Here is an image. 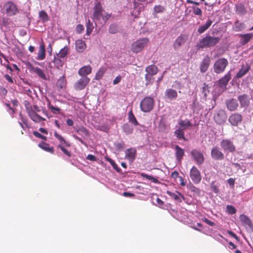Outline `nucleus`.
I'll use <instances>...</instances> for the list:
<instances>
[{
    "mask_svg": "<svg viewBox=\"0 0 253 253\" xmlns=\"http://www.w3.org/2000/svg\"><path fill=\"white\" fill-rule=\"evenodd\" d=\"M45 46L43 43L40 45V49L38 52L37 59L39 60H42L45 58Z\"/></svg>",
    "mask_w": 253,
    "mask_h": 253,
    "instance_id": "nucleus-31",
    "label": "nucleus"
},
{
    "mask_svg": "<svg viewBox=\"0 0 253 253\" xmlns=\"http://www.w3.org/2000/svg\"><path fill=\"white\" fill-rule=\"evenodd\" d=\"M27 65L30 71L37 75L39 78L45 81H47L48 79V78L44 74L43 70L40 68L34 66L29 62L28 63Z\"/></svg>",
    "mask_w": 253,
    "mask_h": 253,
    "instance_id": "nucleus-9",
    "label": "nucleus"
},
{
    "mask_svg": "<svg viewBox=\"0 0 253 253\" xmlns=\"http://www.w3.org/2000/svg\"><path fill=\"white\" fill-rule=\"evenodd\" d=\"M166 193L168 195L179 203H181L182 202L181 198L183 199H185L184 197L178 191H175V193H173L169 191H167Z\"/></svg>",
    "mask_w": 253,
    "mask_h": 253,
    "instance_id": "nucleus-25",
    "label": "nucleus"
},
{
    "mask_svg": "<svg viewBox=\"0 0 253 253\" xmlns=\"http://www.w3.org/2000/svg\"><path fill=\"white\" fill-rule=\"evenodd\" d=\"M241 107L247 108L250 104L249 96L246 94L239 95L238 97Z\"/></svg>",
    "mask_w": 253,
    "mask_h": 253,
    "instance_id": "nucleus-22",
    "label": "nucleus"
},
{
    "mask_svg": "<svg viewBox=\"0 0 253 253\" xmlns=\"http://www.w3.org/2000/svg\"><path fill=\"white\" fill-rule=\"evenodd\" d=\"M250 69L251 66L249 64L246 63V64L243 65L241 68L237 73L235 77L236 78L239 79L242 78L247 74V73L250 70Z\"/></svg>",
    "mask_w": 253,
    "mask_h": 253,
    "instance_id": "nucleus-21",
    "label": "nucleus"
},
{
    "mask_svg": "<svg viewBox=\"0 0 253 253\" xmlns=\"http://www.w3.org/2000/svg\"><path fill=\"white\" fill-rule=\"evenodd\" d=\"M27 112L30 119L35 123H40L45 121V119L38 115L32 108H27Z\"/></svg>",
    "mask_w": 253,
    "mask_h": 253,
    "instance_id": "nucleus-12",
    "label": "nucleus"
},
{
    "mask_svg": "<svg viewBox=\"0 0 253 253\" xmlns=\"http://www.w3.org/2000/svg\"><path fill=\"white\" fill-rule=\"evenodd\" d=\"M192 8L193 10V12L195 15L198 16L202 15V11L200 8L195 6H192Z\"/></svg>",
    "mask_w": 253,
    "mask_h": 253,
    "instance_id": "nucleus-52",
    "label": "nucleus"
},
{
    "mask_svg": "<svg viewBox=\"0 0 253 253\" xmlns=\"http://www.w3.org/2000/svg\"><path fill=\"white\" fill-rule=\"evenodd\" d=\"M209 92V86L206 83H204L202 87V93L204 94V97H206Z\"/></svg>",
    "mask_w": 253,
    "mask_h": 253,
    "instance_id": "nucleus-53",
    "label": "nucleus"
},
{
    "mask_svg": "<svg viewBox=\"0 0 253 253\" xmlns=\"http://www.w3.org/2000/svg\"><path fill=\"white\" fill-rule=\"evenodd\" d=\"M107 161L110 162V164L112 166V167L118 172H121V169L120 168H119L117 165L116 164L114 161L112 160L110 158H107Z\"/></svg>",
    "mask_w": 253,
    "mask_h": 253,
    "instance_id": "nucleus-46",
    "label": "nucleus"
},
{
    "mask_svg": "<svg viewBox=\"0 0 253 253\" xmlns=\"http://www.w3.org/2000/svg\"><path fill=\"white\" fill-rule=\"evenodd\" d=\"M149 40L148 38L140 39L133 42L131 45V49L134 53L141 51L148 43Z\"/></svg>",
    "mask_w": 253,
    "mask_h": 253,
    "instance_id": "nucleus-4",
    "label": "nucleus"
},
{
    "mask_svg": "<svg viewBox=\"0 0 253 253\" xmlns=\"http://www.w3.org/2000/svg\"><path fill=\"white\" fill-rule=\"evenodd\" d=\"M165 10V7L161 5H155L154 7V12L156 13H163Z\"/></svg>",
    "mask_w": 253,
    "mask_h": 253,
    "instance_id": "nucleus-44",
    "label": "nucleus"
},
{
    "mask_svg": "<svg viewBox=\"0 0 253 253\" xmlns=\"http://www.w3.org/2000/svg\"><path fill=\"white\" fill-rule=\"evenodd\" d=\"M89 81V79L87 77H82L75 83L74 87L76 89L82 90L85 87Z\"/></svg>",
    "mask_w": 253,
    "mask_h": 253,
    "instance_id": "nucleus-18",
    "label": "nucleus"
},
{
    "mask_svg": "<svg viewBox=\"0 0 253 253\" xmlns=\"http://www.w3.org/2000/svg\"><path fill=\"white\" fill-rule=\"evenodd\" d=\"M227 119L226 113L223 110L218 111L214 116V120L218 124H222L225 123Z\"/></svg>",
    "mask_w": 253,
    "mask_h": 253,
    "instance_id": "nucleus-16",
    "label": "nucleus"
},
{
    "mask_svg": "<svg viewBox=\"0 0 253 253\" xmlns=\"http://www.w3.org/2000/svg\"><path fill=\"white\" fill-rule=\"evenodd\" d=\"M175 149L176 159L180 163L184 155V150L177 145L175 146Z\"/></svg>",
    "mask_w": 253,
    "mask_h": 253,
    "instance_id": "nucleus-26",
    "label": "nucleus"
},
{
    "mask_svg": "<svg viewBox=\"0 0 253 253\" xmlns=\"http://www.w3.org/2000/svg\"><path fill=\"white\" fill-rule=\"evenodd\" d=\"M96 27L97 23L103 25L110 17V14L107 13L100 6L99 4H96Z\"/></svg>",
    "mask_w": 253,
    "mask_h": 253,
    "instance_id": "nucleus-3",
    "label": "nucleus"
},
{
    "mask_svg": "<svg viewBox=\"0 0 253 253\" xmlns=\"http://www.w3.org/2000/svg\"><path fill=\"white\" fill-rule=\"evenodd\" d=\"M68 52V48L67 46H64L63 48L60 49L58 53L56 54V56L60 58L65 59Z\"/></svg>",
    "mask_w": 253,
    "mask_h": 253,
    "instance_id": "nucleus-37",
    "label": "nucleus"
},
{
    "mask_svg": "<svg viewBox=\"0 0 253 253\" xmlns=\"http://www.w3.org/2000/svg\"><path fill=\"white\" fill-rule=\"evenodd\" d=\"M236 13L240 15H244L247 12V10L244 5L242 3L236 5Z\"/></svg>",
    "mask_w": 253,
    "mask_h": 253,
    "instance_id": "nucleus-34",
    "label": "nucleus"
},
{
    "mask_svg": "<svg viewBox=\"0 0 253 253\" xmlns=\"http://www.w3.org/2000/svg\"><path fill=\"white\" fill-rule=\"evenodd\" d=\"M212 21L211 19H208L206 24L202 25L199 26L198 29V32L199 34H202L204 33L210 27L211 25Z\"/></svg>",
    "mask_w": 253,
    "mask_h": 253,
    "instance_id": "nucleus-29",
    "label": "nucleus"
},
{
    "mask_svg": "<svg viewBox=\"0 0 253 253\" xmlns=\"http://www.w3.org/2000/svg\"><path fill=\"white\" fill-rule=\"evenodd\" d=\"M91 68L89 66H85L82 67L79 71V74L83 77H86V76L91 73Z\"/></svg>",
    "mask_w": 253,
    "mask_h": 253,
    "instance_id": "nucleus-30",
    "label": "nucleus"
},
{
    "mask_svg": "<svg viewBox=\"0 0 253 253\" xmlns=\"http://www.w3.org/2000/svg\"><path fill=\"white\" fill-rule=\"evenodd\" d=\"M220 39L218 37L206 36L197 43V48L198 49H203L213 47L219 42Z\"/></svg>",
    "mask_w": 253,
    "mask_h": 253,
    "instance_id": "nucleus-1",
    "label": "nucleus"
},
{
    "mask_svg": "<svg viewBox=\"0 0 253 253\" xmlns=\"http://www.w3.org/2000/svg\"><path fill=\"white\" fill-rule=\"evenodd\" d=\"M154 75H151L148 74H146L145 76V80H146V83L145 84L146 85L152 83L153 81L154 80V78H153V76Z\"/></svg>",
    "mask_w": 253,
    "mask_h": 253,
    "instance_id": "nucleus-47",
    "label": "nucleus"
},
{
    "mask_svg": "<svg viewBox=\"0 0 253 253\" xmlns=\"http://www.w3.org/2000/svg\"><path fill=\"white\" fill-rule=\"evenodd\" d=\"M38 146L41 148H42V149H43V150H44L46 152H50L51 153H53L54 152L53 147H51V148L49 147V144H48L44 142H41L40 143H39L38 144Z\"/></svg>",
    "mask_w": 253,
    "mask_h": 253,
    "instance_id": "nucleus-36",
    "label": "nucleus"
},
{
    "mask_svg": "<svg viewBox=\"0 0 253 253\" xmlns=\"http://www.w3.org/2000/svg\"><path fill=\"white\" fill-rule=\"evenodd\" d=\"M66 84V83L64 78H60L57 82V85L60 88H63Z\"/></svg>",
    "mask_w": 253,
    "mask_h": 253,
    "instance_id": "nucleus-49",
    "label": "nucleus"
},
{
    "mask_svg": "<svg viewBox=\"0 0 253 253\" xmlns=\"http://www.w3.org/2000/svg\"><path fill=\"white\" fill-rule=\"evenodd\" d=\"M47 106L53 114H58L60 113V109L59 108L53 106L50 103L47 104Z\"/></svg>",
    "mask_w": 253,
    "mask_h": 253,
    "instance_id": "nucleus-45",
    "label": "nucleus"
},
{
    "mask_svg": "<svg viewBox=\"0 0 253 253\" xmlns=\"http://www.w3.org/2000/svg\"><path fill=\"white\" fill-rule=\"evenodd\" d=\"M128 120L130 122L133 124L134 126L138 125V123L136 120L135 117L132 113V111L131 110L128 113Z\"/></svg>",
    "mask_w": 253,
    "mask_h": 253,
    "instance_id": "nucleus-41",
    "label": "nucleus"
},
{
    "mask_svg": "<svg viewBox=\"0 0 253 253\" xmlns=\"http://www.w3.org/2000/svg\"><path fill=\"white\" fill-rule=\"evenodd\" d=\"M228 65V61L225 58H220L216 60L213 64L214 72L217 74L223 73Z\"/></svg>",
    "mask_w": 253,
    "mask_h": 253,
    "instance_id": "nucleus-5",
    "label": "nucleus"
},
{
    "mask_svg": "<svg viewBox=\"0 0 253 253\" xmlns=\"http://www.w3.org/2000/svg\"><path fill=\"white\" fill-rule=\"evenodd\" d=\"M191 155L198 165H201L204 162V156L201 152L194 149L191 151Z\"/></svg>",
    "mask_w": 253,
    "mask_h": 253,
    "instance_id": "nucleus-11",
    "label": "nucleus"
},
{
    "mask_svg": "<svg viewBox=\"0 0 253 253\" xmlns=\"http://www.w3.org/2000/svg\"><path fill=\"white\" fill-rule=\"evenodd\" d=\"M33 134L36 137H37L38 138H41V139H42V140H46V136L42 135L41 133H40L38 131H33Z\"/></svg>",
    "mask_w": 253,
    "mask_h": 253,
    "instance_id": "nucleus-58",
    "label": "nucleus"
},
{
    "mask_svg": "<svg viewBox=\"0 0 253 253\" xmlns=\"http://www.w3.org/2000/svg\"><path fill=\"white\" fill-rule=\"evenodd\" d=\"M158 68L155 65H151L146 68L145 71L147 74L155 75L158 73Z\"/></svg>",
    "mask_w": 253,
    "mask_h": 253,
    "instance_id": "nucleus-35",
    "label": "nucleus"
},
{
    "mask_svg": "<svg viewBox=\"0 0 253 253\" xmlns=\"http://www.w3.org/2000/svg\"><path fill=\"white\" fill-rule=\"evenodd\" d=\"M123 128L124 132L127 134H131L133 131L132 126L127 124H124Z\"/></svg>",
    "mask_w": 253,
    "mask_h": 253,
    "instance_id": "nucleus-43",
    "label": "nucleus"
},
{
    "mask_svg": "<svg viewBox=\"0 0 253 253\" xmlns=\"http://www.w3.org/2000/svg\"><path fill=\"white\" fill-rule=\"evenodd\" d=\"M171 177L174 179L179 178V173L177 171H174L171 173Z\"/></svg>",
    "mask_w": 253,
    "mask_h": 253,
    "instance_id": "nucleus-64",
    "label": "nucleus"
},
{
    "mask_svg": "<svg viewBox=\"0 0 253 253\" xmlns=\"http://www.w3.org/2000/svg\"><path fill=\"white\" fill-rule=\"evenodd\" d=\"M240 219L242 224L246 228H249L251 230H253V225L250 219L245 214H241L240 216Z\"/></svg>",
    "mask_w": 253,
    "mask_h": 253,
    "instance_id": "nucleus-23",
    "label": "nucleus"
},
{
    "mask_svg": "<svg viewBox=\"0 0 253 253\" xmlns=\"http://www.w3.org/2000/svg\"><path fill=\"white\" fill-rule=\"evenodd\" d=\"M202 221L208 224V225L213 226L215 225L214 223L209 220L208 218L204 217L202 218Z\"/></svg>",
    "mask_w": 253,
    "mask_h": 253,
    "instance_id": "nucleus-60",
    "label": "nucleus"
},
{
    "mask_svg": "<svg viewBox=\"0 0 253 253\" xmlns=\"http://www.w3.org/2000/svg\"><path fill=\"white\" fill-rule=\"evenodd\" d=\"M65 61V59L61 58L55 55L53 62L55 66L57 69H60V67H62Z\"/></svg>",
    "mask_w": 253,
    "mask_h": 253,
    "instance_id": "nucleus-33",
    "label": "nucleus"
},
{
    "mask_svg": "<svg viewBox=\"0 0 253 253\" xmlns=\"http://www.w3.org/2000/svg\"><path fill=\"white\" fill-rule=\"evenodd\" d=\"M227 211L229 213L233 214L236 213V209L232 205H227L226 207Z\"/></svg>",
    "mask_w": 253,
    "mask_h": 253,
    "instance_id": "nucleus-55",
    "label": "nucleus"
},
{
    "mask_svg": "<svg viewBox=\"0 0 253 253\" xmlns=\"http://www.w3.org/2000/svg\"><path fill=\"white\" fill-rule=\"evenodd\" d=\"M77 133L79 135H81L82 136H83L84 135V137L85 135H87V130L84 127L81 128H79V129H78Z\"/></svg>",
    "mask_w": 253,
    "mask_h": 253,
    "instance_id": "nucleus-54",
    "label": "nucleus"
},
{
    "mask_svg": "<svg viewBox=\"0 0 253 253\" xmlns=\"http://www.w3.org/2000/svg\"><path fill=\"white\" fill-rule=\"evenodd\" d=\"M226 105L230 111H234L238 108L239 104L235 99L231 98L226 100Z\"/></svg>",
    "mask_w": 253,
    "mask_h": 253,
    "instance_id": "nucleus-20",
    "label": "nucleus"
},
{
    "mask_svg": "<svg viewBox=\"0 0 253 253\" xmlns=\"http://www.w3.org/2000/svg\"><path fill=\"white\" fill-rule=\"evenodd\" d=\"M243 120V117L238 113H234L231 115L228 119L229 122L233 126H237Z\"/></svg>",
    "mask_w": 253,
    "mask_h": 253,
    "instance_id": "nucleus-13",
    "label": "nucleus"
},
{
    "mask_svg": "<svg viewBox=\"0 0 253 253\" xmlns=\"http://www.w3.org/2000/svg\"><path fill=\"white\" fill-rule=\"evenodd\" d=\"M220 146L224 152L233 153L236 147L232 141L229 139H223L220 142Z\"/></svg>",
    "mask_w": 253,
    "mask_h": 253,
    "instance_id": "nucleus-7",
    "label": "nucleus"
},
{
    "mask_svg": "<svg viewBox=\"0 0 253 253\" xmlns=\"http://www.w3.org/2000/svg\"><path fill=\"white\" fill-rule=\"evenodd\" d=\"M211 156L214 160H222L224 159L223 153L217 147H214L211 151Z\"/></svg>",
    "mask_w": 253,
    "mask_h": 253,
    "instance_id": "nucleus-19",
    "label": "nucleus"
},
{
    "mask_svg": "<svg viewBox=\"0 0 253 253\" xmlns=\"http://www.w3.org/2000/svg\"><path fill=\"white\" fill-rule=\"evenodd\" d=\"M3 10L4 13L9 17L15 16L19 12L18 6L12 1H8L4 3Z\"/></svg>",
    "mask_w": 253,
    "mask_h": 253,
    "instance_id": "nucleus-2",
    "label": "nucleus"
},
{
    "mask_svg": "<svg viewBox=\"0 0 253 253\" xmlns=\"http://www.w3.org/2000/svg\"><path fill=\"white\" fill-rule=\"evenodd\" d=\"M105 71L106 69L105 68L100 69L96 74V80H99L101 78Z\"/></svg>",
    "mask_w": 253,
    "mask_h": 253,
    "instance_id": "nucleus-50",
    "label": "nucleus"
},
{
    "mask_svg": "<svg viewBox=\"0 0 253 253\" xmlns=\"http://www.w3.org/2000/svg\"><path fill=\"white\" fill-rule=\"evenodd\" d=\"M125 159L130 162H133L136 158L137 155L136 149L135 148H130L125 150Z\"/></svg>",
    "mask_w": 253,
    "mask_h": 253,
    "instance_id": "nucleus-17",
    "label": "nucleus"
},
{
    "mask_svg": "<svg viewBox=\"0 0 253 253\" xmlns=\"http://www.w3.org/2000/svg\"><path fill=\"white\" fill-rule=\"evenodd\" d=\"M154 105V99L151 97H146L143 99L140 104L141 110L144 112L151 111Z\"/></svg>",
    "mask_w": 253,
    "mask_h": 253,
    "instance_id": "nucleus-6",
    "label": "nucleus"
},
{
    "mask_svg": "<svg viewBox=\"0 0 253 253\" xmlns=\"http://www.w3.org/2000/svg\"><path fill=\"white\" fill-rule=\"evenodd\" d=\"M188 188L192 192L194 195L197 196H200L201 194V190L199 188L195 187L192 184H190L188 186Z\"/></svg>",
    "mask_w": 253,
    "mask_h": 253,
    "instance_id": "nucleus-39",
    "label": "nucleus"
},
{
    "mask_svg": "<svg viewBox=\"0 0 253 253\" xmlns=\"http://www.w3.org/2000/svg\"><path fill=\"white\" fill-rule=\"evenodd\" d=\"M116 147L117 149H123L125 147V144L124 142H122L121 143H117L116 144Z\"/></svg>",
    "mask_w": 253,
    "mask_h": 253,
    "instance_id": "nucleus-62",
    "label": "nucleus"
},
{
    "mask_svg": "<svg viewBox=\"0 0 253 253\" xmlns=\"http://www.w3.org/2000/svg\"><path fill=\"white\" fill-rule=\"evenodd\" d=\"M240 42L242 45H245L247 43L253 38V33H250L245 34H240Z\"/></svg>",
    "mask_w": 253,
    "mask_h": 253,
    "instance_id": "nucleus-24",
    "label": "nucleus"
},
{
    "mask_svg": "<svg viewBox=\"0 0 253 253\" xmlns=\"http://www.w3.org/2000/svg\"><path fill=\"white\" fill-rule=\"evenodd\" d=\"M93 26L92 23L90 22V20H88L86 23V33L87 36H89L93 29Z\"/></svg>",
    "mask_w": 253,
    "mask_h": 253,
    "instance_id": "nucleus-48",
    "label": "nucleus"
},
{
    "mask_svg": "<svg viewBox=\"0 0 253 253\" xmlns=\"http://www.w3.org/2000/svg\"><path fill=\"white\" fill-rule=\"evenodd\" d=\"M227 233L231 236L234 238L237 241H239V238L232 231L228 230Z\"/></svg>",
    "mask_w": 253,
    "mask_h": 253,
    "instance_id": "nucleus-61",
    "label": "nucleus"
},
{
    "mask_svg": "<svg viewBox=\"0 0 253 253\" xmlns=\"http://www.w3.org/2000/svg\"><path fill=\"white\" fill-rule=\"evenodd\" d=\"M54 136L60 141V142L61 144H62V143L66 144L67 142H66V140L64 139V138L61 135L59 134L56 131H55L54 132Z\"/></svg>",
    "mask_w": 253,
    "mask_h": 253,
    "instance_id": "nucleus-51",
    "label": "nucleus"
},
{
    "mask_svg": "<svg viewBox=\"0 0 253 253\" xmlns=\"http://www.w3.org/2000/svg\"><path fill=\"white\" fill-rule=\"evenodd\" d=\"M39 17L42 20V22H46L49 20L48 16L44 10H42L39 12Z\"/></svg>",
    "mask_w": 253,
    "mask_h": 253,
    "instance_id": "nucleus-42",
    "label": "nucleus"
},
{
    "mask_svg": "<svg viewBox=\"0 0 253 253\" xmlns=\"http://www.w3.org/2000/svg\"><path fill=\"white\" fill-rule=\"evenodd\" d=\"M165 96L170 100L175 99L177 96V91L171 88L168 89L165 91Z\"/></svg>",
    "mask_w": 253,
    "mask_h": 253,
    "instance_id": "nucleus-27",
    "label": "nucleus"
},
{
    "mask_svg": "<svg viewBox=\"0 0 253 253\" xmlns=\"http://www.w3.org/2000/svg\"><path fill=\"white\" fill-rule=\"evenodd\" d=\"M178 124L179 126V128H182L183 130H185L186 129L192 126L191 122L188 119L184 120H180L178 121Z\"/></svg>",
    "mask_w": 253,
    "mask_h": 253,
    "instance_id": "nucleus-28",
    "label": "nucleus"
},
{
    "mask_svg": "<svg viewBox=\"0 0 253 253\" xmlns=\"http://www.w3.org/2000/svg\"><path fill=\"white\" fill-rule=\"evenodd\" d=\"M58 148H60L61 151L68 157L71 156V153L65 148H64L61 144L58 145Z\"/></svg>",
    "mask_w": 253,
    "mask_h": 253,
    "instance_id": "nucleus-57",
    "label": "nucleus"
},
{
    "mask_svg": "<svg viewBox=\"0 0 253 253\" xmlns=\"http://www.w3.org/2000/svg\"><path fill=\"white\" fill-rule=\"evenodd\" d=\"M85 47V43L82 40H77L76 42V47L77 50L79 51H82Z\"/></svg>",
    "mask_w": 253,
    "mask_h": 253,
    "instance_id": "nucleus-38",
    "label": "nucleus"
},
{
    "mask_svg": "<svg viewBox=\"0 0 253 253\" xmlns=\"http://www.w3.org/2000/svg\"><path fill=\"white\" fill-rule=\"evenodd\" d=\"M140 176L142 177L146 178L147 179L152 181L154 183H160L159 180L158 179H157L156 178H155L152 176L148 175L145 173H141Z\"/></svg>",
    "mask_w": 253,
    "mask_h": 253,
    "instance_id": "nucleus-40",
    "label": "nucleus"
},
{
    "mask_svg": "<svg viewBox=\"0 0 253 253\" xmlns=\"http://www.w3.org/2000/svg\"><path fill=\"white\" fill-rule=\"evenodd\" d=\"M188 40V35L186 34H181L174 41L173 43V47L174 49L179 48L183 45Z\"/></svg>",
    "mask_w": 253,
    "mask_h": 253,
    "instance_id": "nucleus-10",
    "label": "nucleus"
},
{
    "mask_svg": "<svg viewBox=\"0 0 253 253\" xmlns=\"http://www.w3.org/2000/svg\"><path fill=\"white\" fill-rule=\"evenodd\" d=\"M228 184L232 187H234L235 184V180L233 178H230L227 180Z\"/></svg>",
    "mask_w": 253,
    "mask_h": 253,
    "instance_id": "nucleus-63",
    "label": "nucleus"
},
{
    "mask_svg": "<svg viewBox=\"0 0 253 253\" xmlns=\"http://www.w3.org/2000/svg\"><path fill=\"white\" fill-rule=\"evenodd\" d=\"M84 30V27L82 25L79 24L76 27V32L78 34L82 33Z\"/></svg>",
    "mask_w": 253,
    "mask_h": 253,
    "instance_id": "nucleus-59",
    "label": "nucleus"
},
{
    "mask_svg": "<svg viewBox=\"0 0 253 253\" xmlns=\"http://www.w3.org/2000/svg\"><path fill=\"white\" fill-rule=\"evenodd\" d=\"M184 130L182 128H178L174 132V135L178 140L182 139L184 141H187L184 135Z\"/></svg>",
    "mask_w": 253,
    "mask_h": 253,
    "instance_id": "nucleus-32",
    "label": "nucleus"
},
{
    "mask_svg": "<svg viewBox=\"0 0 253 253\" xmlns=\"http://www.w3.org/2000/svg\"><path fill=\"white\" fill-rule=\"evenodd\" d=\"M211 62V57L208 55H206L200 64V72L202 73H205L208 70Z\"/></svg>",
    "mask_w": 253,
    "mask_h": 253,
    "instance_id": "nucleus-14",
    "label": "nucleus"
},
{
    "mask_svg": "<svg viewBox=\"0 0 253 253\" xmlns=\"http://www.w3.org/2000/svg\"><path fill=\"white\" fill-rule=\"evenodd\" d=\"M190 176L195 184H198L202 179L200 172L195 166H193L190 169Z\"/></svg>",
    "mask_w": 253,
    "mask_h": 253,
    "instance_id": "nucleus-8",
    "label": "nucleus"
},
{
    "mask_svg": "<svg viewBox=\"0 0 253 253\" xmlns=\"http://www.w3.org/2000/svg\"><path fill=\"white\" fill-rule=\"evenodd\" d=\"M231 79V74L230 72H228L226 74H225L223 77L220 78L218 81V86L225 90L226 89V85L228 84V82Z\"/></svg>",
    "mask_w": 253,
    "mask_h": 253,
    "instance_id": "nucleus-15",
    "label": "nucleus"
},
{
    "mask_svg": "<svg viewBox=\"0 0 253 253\" xmlns=\"http://www.w3.org/2000/svg\"><path fill=\"white\" fill-rule=\"evenodd\" d=\"M118 31V28L116 25H111L109 28V32L111 34H115Z\"/></svg>",
    "mask_w": 253,
    "mask_h": 253,
    "instance_id": "nucleus-56",
    "label": "nucleus"
}]
</instances>
